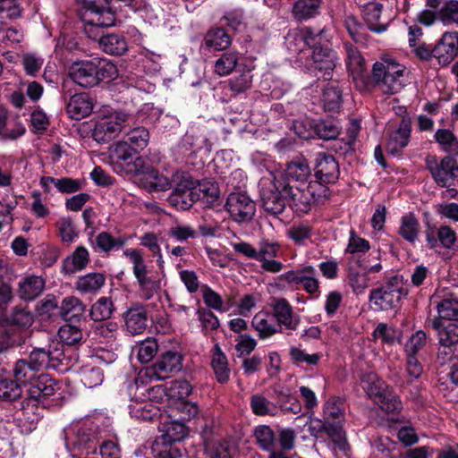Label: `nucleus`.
I'll list each match as a JSON object with an SVG mask.
<instances>
[{"mask_svg":"<svg viewBox=\"0 0 458 458\" xmlns=\"http://www.w3.org/2000/svg\"><path fill=\"white\" fill-rule=\"evenodd\" d=\"M89 261L88 250L83 246L77 247L74 251L64 261V269L72 274L85 268Z\"/></svg>","mask_w":458,"mask_h":458,"instance_id":"obj_43","label":"nucleus"},{"mask_svg":"<svg viewBox=\"0 0 458 458\" xmlns=\"http://www.w3.org/2000/svg\"><path fill=\"white\" fill-rule=\"evenodd\" d=\"M22 394V386L12 378L0 377V399L13 402L19 399Z\"/></svg>","mask_w":458,"mask_h":458,"instance_id":"obj_51","label":"nucleus"},{"mask_svg":"<svg viewBox=\"0 0 458 458\" xmlns=\"http://www.w3.org/2000/svg\"><path fill=\"white\" fill-rule=\"evenodd\" d=\"M45 288V280L37 276H30L19 283V296L25 301H33Z\"/></svg>","mask_w":458,"mask_h":458,"instance_id":"obj_34","label":"nucleus"},{"mask_svg":"<svg viewBox=\"0 0 458 458\" xmlns=\"http://www.w3.org/2000/svg\"><path fill=\"white\" fill-rule=\"evenodd\" d=\"M37 374L38 372L27 362L26 359L18 360L13 368L14 380L21 386L28 383L31 384L37 377Z\"/></svg>","mask_w":458,"mask_h":458,"instance_id":"obj_47","label":"nucleus"},{"mask_svg":"<svg viewBox=\"0 0 458 458\" xmlns=\"http://www.w3.org/2000/svg\"><path fill=\"white\" fill-rule=\"evenodd\" d=\"M110 0H82L81 19L84 31L91 39L99 36V30L115 24V14L109 6Z\"/></svg>","mask_w":458,"mask_h":458,"instance_id":"obj_2","label":"nucleus"},{"mask_svg":"<svg viewBox=\"0 0 458 458\" xmlns=\"http://www.w3.org/2000/svg\"><path fill=\"white\" fill-rule=\"evenodd\" d=\"M383 5L377 2H369L362 6V15L368 28L374 32L381 33L386 26L380 22Z\"/></svg>","mask_w":458,"mask_h":458,"instance_id":"obj_37","label":"nucleus"},{"mask_svg":"<svg viewBox=\"0 0 458 458\" xmlns=\"http://www.w3.org/2000/svg\"><path fill=\"white\" fill-rule=\"evenodd\" d=\"M344 47L346 53V64L353 78L359 77L365 70V59L359 49L350 42H344Z\"/></svg>","mask_w":458,"mask_h":458,"instance_id":"obj_42","label":"nucleus"},{"mask_svg":"<svg viewBox=\"0 0 458 458\" xmlns=\"http://www.w3.org/2000/svg\"><path fill=\"white\" fill-rule=\"evenodd\" d=\"M411 133V119L408 114L402 117L398 127L388 130L386 150L391 155H398L410 142Z\"/></svg>","mask_w":458,"mask_h":458,"instance_id":"obj_19","label":"nucleus"},{"mask_svg":"<svg viewBox=\"0 0 458 458\" xmlns=\"http://www.w3.org/2000/svg\"><path fill=\"white\" fill-rule=\"evenodd\" d=\"M250 406L252 412L258 416H275L277 414V405L261 394H255L250 396Z\"/></svg>","mask_w":458,"mask_h":458,"instance_id":"obj_45","label":"nucleus"},{"mask_svg":"<svg viewBox=\"0 0 458 458\" xmlns=\"http://www.w3.org/2000/svg\"><path fill=\"white\" fill-rule=\"evenodd\" d=\"M405 67L394 58L384 55L372 68V80L385 94H396L405 85Z\"/></svg>","mask_w":458,"mask_h":458,"instance_id":"obj_3","label":"nucleus"},{"mask_svg":"<svg viewBox=\"0 0 458 458\" xmlns=\"http://www.w3.org/2000/svg\"><path fill=\"white\" fill-rule=\"evenodd\" d=\"M344 26L351 38L356 43L365 44L367 42V34L364 31L362 24L356 17L352 15L347 16L344 20Z\"/></svg>","mask_w":458,"mask_h":458,"instance_id":"obj_61","label":"nucleus"},{"mask_svg":"<svg viewBox=\"0 0 458 458\" xmlns=\"http://www.w3.org/2000/svg\"><path fill=\"white\" fill-rule=\"evenodd\" d=\"M126 242L127 239L124 237L115 238L108 232H101L95 238L94 247L105 253H109L121 249Z\"/></svg>","mask_w":458,"mask_h":458,"instance_id":"obj_44","label":"nucleus"},{"mask_svg":"<svg viewBox=\"0 0 458 458\" xmlns=\"http://www.w3.org/2000/svg\"><path fill=\"white\" fill-rule=\"evenodd\" d=\"M95 59L96 73L98 78V85L100 82H110L118 76V70L114 64L106 59Z\"/></svg>","mask_w":458,"mask_h":458,"instance_id":"obj_49","label":"nucleus"},{"mask_svg":"<svg viewBox=\"0 0 458 458\" xmlns=\"http://www.w3.org/2000/svg\"><path fill=\"white\" fill-rule=\"evenodd\" d=\"M254 436L260 448L266 451L274 450L275 435L273 430L268 426L262 425L256 428Z\"/></svg>","mask_w":458,"mask_h":458,"instance_id":"obj_62","label":"nucleus"},{"mask_svg":"<svg viewBox=\"0 0 458 458\" xmlns=\"http://www.w3.org/2000/svg\"><path fill=\"white\" fill-rule=\"evenodd\" d=\"M260 197L267 212L275 216L282 214L285 208V199H288L287 182L274 177L268 185L262 187Z\"/></svg>","mask_w":458,"mask_h":458,"instance_id":"obj_9","label":"nucleus"},{"mask_svg":"<svg viewBox=\"0 0 458 458\" xmlns=\"http://www.w3.org/2000/svg\"><path fill=\"white\" fill-rule=\"evenodd\" d=\"M96 69L95 59L76 61L71 64L68 76L78 86L91 89L98 86Z\"/></svg>","mask_w":458,"mask_h":458,"instance_id":"obj_18","label":"nucleus"},{"mask_svg":"<svg viewBox=\"0 0 458 458\" xmlns=\"http://www.w3.org/2000/svg\"><path fill=\"white\" fill-rule=\"evenodd\" d=\"M123 255L129 258L132 264V273L139 285L142 299H151L161 288V281L157 275L148 269L140 250L126 249Z\"/></svg>","mask_w":458,"mask_h":458,"instance_id":"obj_5","label":"nucleus"},{"mask_svg":"<svg viewBox=\"0 0 458 458\" xmlns=\"http://www.w3.org/2000/svg\"><path fill=\"white\" fill-rule=\"evenodd\" d=\"M313 170L316 180L311 182L323 186L335 183L340 175L339 164L335 157L326 152L316 154Z\"/></svg>","mask_w":458,"mask_h":458,"instance_id":"obj_12","label":"nucleus"},{"mask_svg":"<svg viewBox=\"0 0 458 458\" xmlns=\"http://www.w3.org/2000/svg\"><path fill=\"white\" fill-rule=\"evenodd\" d=\"M311 171L308 160L298 157L287 164L284 174L276 179H284L295 186H306Z\"/></svg>","mask_w":458,"mask_h":458,"instance_id":"obj_22","label":"nucleus"},{"mask_svg":"<svg viewBox=\"0 0 458 458\" xmlns=\"http://www.w3.org/2000/svg\"><path fill=\"white\" fill-rule=\"evenodd\" d=\"M136 390L140 391V396H134L131 398L135 402L134 405H130V413L131 417L141 420H151L156 416V412L153 411V405L151 403H144L148 396L145 394L146 389L144 387L140 388L136 386Z\"/></svg>","mask_w":458,"mask_h":458,"instance_id":"obj_35","label":"nucleus"},{"mask_svg":"<svg viewBox=\"0 0 458 458\" xmlns=\"http://www.w3.org/2000/svg\"><path fill=\"white\" fill-rule=\"evenodd\" d=\"M373 336L380 338L384 344L392 345L395 343H401L403 334L395 327L379 323L373 332Z\"/></svg>","mask_w":458,"mask_h":458,"instance_id":"obj_50","label":"nucleus"},{"mask_svg":"<svg viewBox=\"0 0 458 458\" xmlns=\"http://www.w3.org/2000/svg\"><path fill=\"white\" fill-rule=\"evenodd\" d=\"M437 19L445 26H458V0H446L437 10Z\"/></svg>","mask_w":458,"mask_h":458,"instance_id":"obj_48","label":"nucleus"},{"mask_svg":"<svg viewBox=\"0 0 458 458\" xmlns=\"http://www.w3.org/2000/svg\"><path fill=\"white\" fill-rule=\"evenodd\" d=\"M59 388V384L50 375L40 374L31 383L29 394L30 398L40 400L53 395Z\"/></svg>","mask_w":458,"mask_h":458,"instance_id":"obj_28","label":"nucleus"},{"mask_svg":"<svg viewBox=\"0 0 458 458\" xmlns=\"http://www.w3.org/2000/svg\"><path fill=\"white\" fill-rule=\"evenodd\" d=\"M106 284V276L102 273H89L80 276L75 283V289L81 294L96 293Z\"/></svg>","mask_w":458,"mask_h":458,"instance_id":"obj_39","label":"nucleus"},{"mask_svg":"<svg viewBox=\"0 0 458 458\" xmlns=\"http://www.w3.org/2000/svg\"><path fill=\"white\" fill-rule=\"evenodd\" d=\"M114 310L113 301L108 297H100L90 308V318L97 322L107 320Z\"/></svg>","mask_w":458,"mask_h":458,"instance_id":"obj_46","label":"nucleus"},{"mask_svg":"<svg viewBox=\"0 0 458 458\" xmlns=\"http://www.w3.org/2000/svg\"><path fill=\"white\" fill-rule=\"evenodd\" d=\"M153 458H182V449L177 445H165L154 441L151 446Z\"/></svg>","mask_w":458,"mask_h":458,"instance_id":"obj_64","label":"nucleus"},{"mask_svg":"<svg viewBox=\"0 0 458 458\" xmlns=\"http://www.w3.org/2000/svg\"><path fill=\"white\" fill-rule=\"evenodd\" d=\"M427 169L434 182L440 187L458 186V163L450 156L437 158L428 156L426 160Z\"/></svg>","mask_w":458,"mask_h":458,"instance_id":"obj_8","label":"nucleus"},{"mask_svg":"<svg viewBox=\"0 0 458 458\" xmlns=\"http://www.w3.org/2000/svg\"><path fill=\"white\" fill-rule=\"evenodd\" d=\"M141 175V182L143 187L148 191H165L171 188V182L169 179L153 167L148 161L144 162V168L142 171H139V174Z\"/></svg>","mask_w":458,"mask_h":458,"instance_id":"obj_24","label":"nucleus"},{"mask_svg":"<svg viewBox=\"0 0 458 458\" xmlns=\"http://www.w3.org/2000/svg\"><path fill=\"white\" fill-rule=\"evenodd\" d=\"M439 343L442 346L452 347L458 344V325L448 323L438 330Z\"/></svg>","mask_w":458,"mask_h":458,"instance_id":"obj_60","label":"nucleus"},{"mask_svg":"<svg viewBox=\"0 0 458 458\" xmlns=\"http://www.w3.org/2000/svg\"><path fill=\"white\" fill-rule=\"evenodd\" d=\"M287 195L292 208L299 216L308 214L316 203H323L330 196V190L310 181L306 186H295L287 182Z\"/></svg>","mask_w":458,"mask_h":458,"instance_id":"obj_4","label":"nucleus"},{"mask_svg":"<svg viewBox=\"0 0 458 458\" xmlns=\"http://www.w3.org/2000/svg\"><path fill=\"white\" fill-rule=\"evenodd\" d=\"M438 317L432 321L434 329L442 327V319L458 320V301L454 299H445L437 305Z\"/></svg>","mask_w":458,"mask_h":458,"instance_id":"obj_41","label":"nucleus"},{"mask_svg":"<svg viewBox=\"0 0 458 458\" xmlns=\"http://www.w3.org/2000/svg\"><path fill=\"white\" fill-rule=\"evenodd\" d=\"M93 110V102L88 93L74 94L66 105V112L70 118L81 120L87 117Z\"/></svg>","mask_w":458,"mask_h":458,"instance_id":"obj_27","label":"nucleus"},{"mask_svg":"<svg viewBox=\"0 0 458 458\" xmlns=\"http://www.w3.org/2000/svg\"><path fill=\"white\" fill-rule=\"evenodd\" d=\"M308 431L314 437H319L322 434H326L334 445L344 454H347L350 450V445L348 441H342L341 438L335 434L333 428L327 425V422L322 418H314L308 423Z\"/></svg>","mask_w":458,"mask_h":458,"instance_id":"obj_25","label":"nucleus"},{"mask_svg":"<svg viewBox=\"0 0 458 458\" xmlns=\"http://www.w3.org/2000/svg\"><path fill=\"white\" fill-rule=\"evenodd\" d=\"M251 326L257 331L260 339H267L282 332L271 313L267 311L258 312L252 318Z\"/></svg>","mask_w":458,"mask_h":458,"instance_id":"obj_29","label":"nucleus"},{"mask_svg":"<svg viewBox=\"0 0 458 458\" xmlns=\"http://www.w3.org/2000/svg\"><path fill=\"white\" fill-rule=\"evenodd\" d=\"M323 419L327 422V425L334 428L342 441H348L346 432L344 428L345 421V412L344 403L339 397H330L323 407Z\"/></svg>","mask_w":458,"mask_h":458,"instance_id":"obj_16","label":"nucleus"},{"mask_svg":"<svg viewBox=\"0 0 458 458\" xmlns=\"http://www.w3.org/2000/svg\"><path fill=\"white\" fill-rule=\"evenodd\" d=\"M211 367L218 383L225 384L230 378V369L226 355L218 344L213 348Z\"/></svg>","mask_w":458,"mask_h":458,"instance_id":"obj_38","label":"nucleus"},{"mask_svg":"<svg viewBox=\"0 0 458 458\" xmlns=\"http://www.w3.org/2000/svg\"><path fill=\"white\" fill-rule=\"evenodd\" d=\"M129 115L115 112L99 118L93 129L92 137L98 143H105L114 139L123 130Z\"/></svg>","mask_w":458,"mask_h":458,"instance_id":"obj_11","label":"nucleus"},{"mask_svg":"<svg viewBox=\"0 0 458 458\" xmlns=\"http://www.w3.org/2000/svg\"><path fill=\"white\" fill-rule=\"evenodd\" d=\"M315 133L323 140H335L340 133L337 123L332 120H319L313 126Z\"/></svg>","mask_w":458,"mask_h":458,"instance_id":"obj_54","label":"nucleus"},{"mask_svg":"<svg viewBox=\"0 0 458 458\" xmlns=\"http://www.w3.org/2000/svg\"><path fill=\"white\" fill-rule=\"evenodd\" d=\"M252 75L250 71H245L229 79L228 86L234 95L245 93L251 88Z\"/></svg>","mask_w":458,"mask_h":458,"instance_id":"obj_59","label":"nucleus"},{"mask_svg":"<svg viewBox=\"0 0 458 458\" xmlns=\"http://www.w3.org/2000/svg\"><path fill=\"white\" fill-rule=\"evenodd\" d=\"M81 382L88 388L99 386L104 379V374L100 368L84 366L80 371Z\"/></svg>","mask_w":458,"mask_h":458,"instance_id":"obj_56","label":"nucleus"},{"mask_svg":"<svg viewBox=\"0 0 458 458\" xmlns=\"http://www.w3.org/2000/svg\"><path fill=\"white\" fill-rule=\"evenodd\" d=\"M322 0H297L293 4L292 14L299 21L315 18L320 13Z\"/></svg>","mask_w":458,"mask_h":458,"instance_id":"obj_32","label":"nucleus"},{"mask_svg":"<svg viewBox=\"0 0 458 458\" xmlns=\"http://www.w3.org/2000/svg\"><path fill=\"white\" fill-rule=\"evenodd\" d=\"M125 328L132 335L142 334L148 327V314L145 306L132 304L123 314Z\"/></svg>","mask_w":458,"mask_h":458,"instance_id":"obj_23","label":"nucleus"},{"mask_svg":"<svg viewBox=\"0 0 458 458\" xmlns=\"http://www.w3.org/2000/svg\"><path fill=\"white\" fill-rule=\"evenodd\" d=\"M458 55V32L445 31L433 47V57L445 66Z\"/></svg>","mask_w":458,"mask_h":458,"instance_id":"obj_21","label":"nucleus"},{"mask_svg":"<svg viewBox=\"0 0 458 458\" xmlns=\"http://www.w3.org/2000/svg\"><path fill=\"white\" fill-rule=\"evenodd\" d=\"M406 294L402 279L394 276L370 291L369 302L378 310H389L396 308Z\"/></svg>","mask_w":458,"mask_h":458,"instance_id":"obj_7","label":"nucleus"},{"mask_svg":"<svg viewBox=\"0 0 458 458\" xmlns=\"http://www.w3.org/2000/svg\"><path fill=\"white\" fill-rule=\"evenodd\" d=\"M343 90L339 82L331 81L323 89L322 103L326 111L338 112L341 108L343 98Z\"/></svg>","mask_w":458,"mask_h":458,"instance_id":"obj_33","label":"nucleus"},{"mask_svg":"<svg viewBox=\"0 0 458 458\" xmlns=\"http://www.w3.org/2000/svg\"><path fill=\"white\" fill-rule=\"evenodd\" d=\"M289 356L293 364L300 366L303 363L310 366H316L321 359V354L312 353L309 354L304 350L295 346H291L289 349Z\"/></svg>","mask_w":458,"mask_h":458,"instance_id":"obj_57","label":"nucleus"},{"mask_svg":"<svg viewBox=\"0 0 458 458\" xmlns=\"http://www.w3.org/2000/svg\"><path fill=\"white\" fill-rule=\"evenodd\" d=\"M435 140L447 153L458 154V139L448 129H438L434 134Z\"/></svg>","mask_w":458,"mask_h":458,"instance_id":"obj_52","label":"nucleus"},{"mask_svg":"<svg viewBox=\"0 0 458 458\" xmlns=\"http://www.w3.org/2000/svg\"><path fill=\"white\" fill-rule=\"evenodd\" d=\"M386 412H399L402 408L400 398L388 389L385 394L379 395V399L376 402Z\"/></svg>","mask_w":458,"mask_h":458,"instance_id":"obj_63","label":"nucleus"},{"mask_svg":"<svg viewBox=\"0 0 458 458\" xmlns=\"http://www.w3.org/2000/svg\"><path fill=\"white\" fill-rule=\"evenodd\" d=\"M100 437L95 427L90 424H83L76 431L72 442L74 451L80 454H97Z\"/></svg>","mask_w":458,"mask_h":458,"instance_id":"obj_20","label":"nucleus"},{"mask_svg":"<svg viewBox=\"0 0 458 458\" xmlns=\"http://www.w3.org/2000/svg\"><path fill=\"white\" fill-rule=\"evenodd\" d=\"M230 217L236 223H249L256 213V204L250 197L242 191L231 192L225 205Z\"/></svg>","mask_w":458,"mask_h":458,"instance_id":"obj_10","label":"nucleus"},{"mask_svg":"<svg viewBox=\"0 0 458 458\" xmlns=\"http://www.w3.org/2000/svg\"><path fill=\"white\" fill-rule=\"evenodd\" d=\"M199 199L194 182L187 178L181 180L167 198L170 206L177 210H189Z\"/></svg>","mask_w":458,"mask_h":458,"instance_id":"obj_14","label":"nucleus"},{"mask_svg":"<svg viewBox=\"0 0 458 458\" xmlns=\"http://www.w3.org/2000/svg\"><path fill=\"white\" fill-rule=\"evenodd\" d=\"M182 369V356L178 352L167 351L148 369V375L157 380L168 378Z\"/></svg>","mask_w":458,"mask_h":458,"instance_id":"obj_15","label":"nucleus"},{"mask_svg":"<svg viewBox=\"0 0 458 458\" xmlns=\"http://www.w3.org/2000/svg\"><path fill=\"white\" fill-rule=\"evenodd\" d=\"M313 228L308 224H294L286 230V236L297 245H304L312 235Z\"/></svg>","mask_w":458,"mask_h":458,"instance_id":"obj_53","label":"nucleus"},{"mask_svg":"<svg viewBox=\"0 0 458 458\" xmlns=\"http://www.w3.org/2000/svg\"><path fill=\"white\" fill-rule=\"evenodd\" d=\"M148 140V131L145 127L140 126L129 131L126 133V140L124 141H128V144L138 152L139 149H143L147 147Z\"/></svg>","mask_w":458,"mask_h":458,"instance_id":"obj_55","label":"nucleus"},{"mask_svg":"<svg viewBox=\"0 0 458 458\" xmlns=\"http://www.w3.org/2000/svg\"><path fill=\"white\" fill-rule=\"evenodd\" d=\"M326 34L327 30L325 29L320 30L317 33L312 29H308L302 33L291 36V38L299 40L301 43L304 42L309 45V47L312 48L314 69L322 73L321 77L325 81H330L336 66L337 57L333 49L322 44Z\"/></svg>","mask_w":458,"mask_h":458,"instance_id":"obj_1","label":"nucleus"},{"mask_svg":"<svg viewBox=\"0 0 458 458\" xmlns=\"http://www.w3.org/2000/svg\"><path fill=\"white\" fill-rule=\"evenodd\" d=\"M238 63V54L236 52L224 53L220 58L216 61L215 72L220 76H225L231 73Z\"/></svg>","mask_w":458,"mask_h":458,"instance_id":"obj_58","label":"nucleus"},{"mask_svg":"<svg viewBox=\"0 0 458 458\" xmlns=\"http://www.w3.org/2000/svg\"><path fill=\"white\" fill-rule=\"evenodd\" d=\"M420 232V224L413 213H407L401 217L398 234L403 240L413 244L419 239Z\"/></svg>","mask_w":458,"mask_h":458,"instance_id":"obj_36","label":"nucleus"},{"mask_svg":"<svg viewBox=\"0 0 458 458\" xmlns=\"http://www.w3.org/2000/svg\"><path fill=\"white\" fill-rule=\"evenodd\" d=\"M274 320L278 327H284L288 331H296L301 323L299 315L293 312V309L285 298H272L270 303Z\"/></svg>","mask_w":458,"mask_h":458,"instance_id":"obj_17","label":"nucleus"},{"mask_svg":"<svg viewBox=\"0 0 458 458\" xmlns=\"http://www.w3.org/2000/svg\"><path fill=\"white\" fill-rule=\"evenodd\" d=\"M162 434L156 437L155 441L165 445H176L182 441L189 434L184 423L180 421H167L162 424L160 429Z\"/></svg>","mask_w":458,"mask_h":458,"instance_id":"obj_26","label":"nucleus"},{"mask_svg":"<svg viewBox=\"0 0 458 458\" xmlns=\"http://www.w3.org/2000/svg\"><path fill=\"white\" fill-rule=\"evenodd\" d=\"M101 30H99V36L96 39L99 40V46L105 53L122 55L127 51L128 44L123 35L114 33L101 35Z\"/></svg>","mask_w":458,"mask_h":458,"instance_id":"obj_30","label":"nucleus"},{"mask_svg":"<svg viewBox=\"0 0 458 458\" xmlns=\"http://www.w3.org/2000/svg\"><path fill=\"white\" fill-rule=\"evenodd\" d=\"M85 310L86 306L74 296L65 297L59 306V315L66 321H80Z\"/></svg>","mask_w":458,"mask_h":458,"instance_id":"obj_31","label":"nucleus"},{"mask_svg":"<svg viewBox=\"0 0 458 458\" xmlns=\"http://www.w3.org/2000/svg\"><path fill=\"white\" fill-rule=\"evenodd\" d=\"M204 44L208 49L223 51L231 46L232 38L225 29L213 28L205 35Z\"/></svg>","mask_w":458,"mask_h":458,"instance_id":"obj_40","label":"nucleus"},{"mask_svg":"<svg viewBox=\"0 0 458 458\" xmlns=\"http://www.w3.org/2000/svg\"><path fill=\"white\" fill-rule=\"evenodd\" d=\"M427 247L435 250L438 247L449 250L458 249V240L455 231L449 225H443L437 227L434 225H428L424 231Z\"/></svg>","mask_w":458,"mask_h":458,"instance_id":"obj_13","label":"nucleus"},{"mask_svg":"<svg viewBox=\"0 0 458 458\" xmlns=\"http://www.w3.org/2000/svg\"><path fill=\"white\" fill-rule=\"evenodd\" d=\"M136 155L137 152L128 141H116L108 148L110 163L117 174L138 175L139 171L144 168L147 158Z\"/></svg>","mask_w":458,"mask_h":458,"instance_id":"obj_6","label":"nucleus"}]
</instances>
